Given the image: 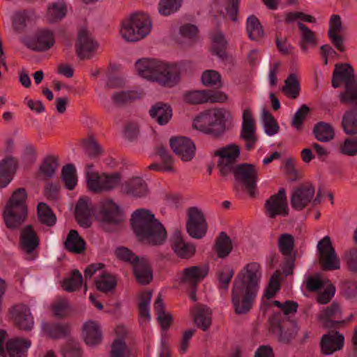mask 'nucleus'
I'll return each mask as SVG.
<instances>
[{"instance_id": "1", "label": "nucleus", "mask_w": 357, "mask_h": 357, "mask_svg": "<svg viewBox=\"0 0 357 357\" xmlns=\"http://www.w3.org/2000/svg\"><path fill=\"white\" fill-rule=\"evenodd\" d=\"M261 276L257 262L248 264L236 276L231 291V302L235 314H248L254 306Z\"/></svg>"}, {"instance_id": "2", "label": "nucleus", "mask_w": 357, "mask_h": 357, "mask_svg": "<svg viewBox=\"0 0 357 357\" xmlns=\"http://www.w3.org/2000/svg\"><path fill=\"white\" fill-rule=\"evenodd\" d=\"M344 82L345 89L340 93L342 103L351 105L342 118V128L347 134L357 133V77L353 67L349 63H337L332 75V86L337 89Z\"/></svg>"}, {"instance_id": "3", "label": "nucleus", "mask_w": 357, "mask_h": 357, "mask_svg": "<svg viewBox=\"0 0 357 357\" xmlns=\"http://www.w3.org/2000/svg\"><path fill=\"white\" fill-rule=\"evenodd\" d=\"M131 225L139 241L145 243L160 245L167 238L165 228L149 210H136L132 215Z\"/></svg>"}, {"instance_id": "4", "label": "nucleus", "mask_w": 357, "mask_h": 357, "mask_svg": "<svg viewBox=\"0 0 357 357\" xmlns=\"http://www.w3.org/2000/svg\"><path fill=\"white\" fill-rule=\"evenodd\" d=\"M135 68L139 76L157 82L163 86L172 87L179 82L181 70L176 64H168L156 59H142L136 62Z\"/></svg>"}, {"instance_id": "5", "label": "nucleus", "mask_w": 357, "mask_h": 357, "mask_svg": "<svg viewBox=\"0 0 357 357\" xmlns=\"http://www.w3.org/2000/svg\"><path fill=\"white\" fill-rule=\"evenodd\" d=\"M26 198L25 188H20L15 190L8 200L3 212V220L8 228L16 229L25 221L27 217Z\"/></svg>"}, {"instance_id": "6", "label": "nucleus", "mask_w": 357, "mask_h": 357, "mask_svg": "<svg viewBox=\"0 0 357 357\" xmlns=\"http://www.w3.org/2000/svg\"><path fill=\"white\" fill-rule=\"evenodd\" d=\"M151 26L149 15L136 13L123 22L121 33L126 40L135 42L146 37L150 33Z\"/></svg>"}, {"instance_id": "7", "label": "nucleus", "mask_w": 357, "mask_h": 357, "mask_svg": "<svg viewBox=\"0 0 357 357\" xmlns=\"http://www.w3.org/2000/svg\"><path fill=\"white\" fill-rule=\"evenodd\" d=\"M224 119V109H210L197 116L192 126L204 133L218 135L222 130Z\"/></svg>"}, {"instance_id": "8", "label": "nucleus", "mask_w": 357, "mask_h": 357, "mask_svg": "<svg viewBox=\"0 0 357 357\" xmlns=\"http://www.w3.org/2000/svg\"><path fill=\"white\" fill-rule=\"evenodd\" d=\"M86 184L89 190L94 193L112 191L121 183V176L119 173L99 174L95 172L86 173Z\"/></svg>"}, {"instance_id": "9", "label": "nucleus", "mask_w": 357, "mask_h": 357, "mask_svg": "<svg viewBox=\"0 0 357 357\" xmlns=\"http://www.w3.org/2000/svg\"><path fill=\"white\" fill-rule=\"evenodd\" d=\"M235 181L242 185L248 194L253 197L257 188V182L259 177V171L255 165L249 163L238 164L231 171Z\"/></svg>"}, {"instance_id": "10", "label": "nucleus", "mask_w": 357, "mask_h": 357, "mask_svg": "<svg viewBox=\"0 0 357 357\" xmlns=\"http://www.w3.org/2000/svg\"><path fill=\"white\" fill-rule=\"evenodd\" d=\"M186 229L188 234L196 239L204 237L208 229V224L202 211L197 206L187 210Z\"/></svg>"}, {"instance_id": "11", "label": "nucleus", "mask_w": 357, "mask_h": 357, "mask_svg": "<svg viewBox=\"0 0 357 357\" xmlns=\"http://www.w3.org/2000/svg\"><path fill=\"white\" fill-rule=\"evenodd\" d=\"M214 154L219 157L218 167L220 174L226 176L238 165L236 160L240 155V147L236 144H229L217 150Z\"/></svg>"}, {"instance_id": "12", "label": "nucleus", "mask_w": 357, "mask_h": 357, "mask_svg": "<svg viewBox=\"0 0 357 357\" xmlns=\"http://www.w3.org/2000/svg\"><path fill=\"white\" fill-rule=\"evenodd\" d=\"M317 250L319 255V263L323 270L332 271L340 268V259L329 236H326L318 242Z\"/></svg>"}, {"instance_id": "13", "label": "nucleus", "mask_w": 357, "mask_h": 357, "mask_svg": "<svg viewBox=\"0 0 357 357\" xmlns=\"http://www.w3.org/2000/svg\"><path fill=\"white\" fill-rule=\"evenodd\" d=\"M265 213L269 218L273 219L276 216L285 217L289 213L285 189L282 188L277 194L270 197L264 204Z\"/></svg>"}, {"instance_id": "14", "label": "nucleus", "mask_w": 357, "mask_h": 357, "mask_svg": "<svg viewBox=\"0 0 357 357\" xmlns=\"http://www.w3.org/2000/svg\"><path fill=\"white\" fill-rule=\"evenodd\" d=\"M315 188L310 183H304L295 188L291 195L290 202L293 208L302 211L314 197Z\"/></svg>"}, {"instance_id": "15", "label": "nucleus", "mask_w": 357, "mask_h": 357, "mask_svg": "<svg viewBox=\"0 0 357 357\" xmlns=\"http://www.w3.org/2000/svg\"><path fill=\"white\" fill-rule=\"evenodd\" d=\"M99 217L102 222L118 225L124 220L120 207L112 199H105L99 204Z\"/></svg>"}, {"instance_id": "16", "label": "nucleus", "mask_w": 357, "mask_h": 357, "mask_svg": "<svg viewBox=\"0 0 357 357\" xmlns=\"http://www.w3.org/2000/svg\"><path fill=\"white\" fill-rule=\"evenodd\" d=\"M323 327L328 329L342 326V315L340 305L333 302L330 306L324 308L318 316Z\"/></svg>"}, {"instance_id": "17", "label": "nucleus", "mask_w": 357, "mask_h": 357, "mask_svg": "<svg viewBox=\"0 0 357 357\" xmlns=\"http://www.w3.org/2000/svg\"><path fill=\"white\" fill-rule=\"evenodd\" d=\"M55 43L54 33L46 29L38 30L34 36L26 43V46L36 52L49 50Z\"/></svg>"}, {"instance_id": "18", "label": "nucleus", "mask_w": 357, "mask_h": 357, "mask_svg": "<svg viewBox=\"0 0 357 357\" xmlns=\"http://www.w3.org/2000/svg\"><path fill=\"white\" fill-rule=\"evenodd\" d=\"M169 144L172 151L183 161H190L194 158L196 148L190 139L185 137H172Z\"/></svg>"}, {"instance_id": "19", "label": "nucleus", "mask_w": 357, "mask_h": 357, "mask_svg": "<svg viewBox=\"0 0 357 357\" xmlns=\"http://www.w3.org/2000/svg\"><path fill=\"white\" fill-rule=\"evenodd\" d=\"M12 318L20 330L31 331L34 325L33 317L29 307L24 304L20 303L10 310Z\"/></svg>"}, {"instance_id": "20", "label": "nucleus", "mask_w": 357, "mask_h": 357, "mask_svg": "<svg viewBox=\"0 0 357 357\" xmlns=\"http://www.w3.org/2000/svg\"><path fill=\"white\" fill-rule=\"evenodd\" d=\"M93 207L89 197H80L75 206V219L83 228H89L92 224Z\"/></svg>"}, {"instance_id": "21", "label": "nucleus", "mask_w": 357, "mask_h": 357, "mask_svg": "<svg viewBox=\"0 0 357 357\" xmlns=\"http://www.w3.org/2000/svg\"><path fill=\"white\" fill-rule=\"evenodd\" d=\"M344 337L338 332L322 335L320 342L321 353L323 355H332L334 352L341 350L344 346Z\"/></svg>"}, {"instance_id": "22", "label": "nucleus", "mask_w": 357, "mask_h": 357, "mask_svg": "<svg viewBox=\"0 0 357 357\" xmlns=\"http://www.w3.org/2000/svg\"><path fill=\"white\" fill-rule=\"evenodd\" d=\"M207 275L208 268L206 267L194 266L186 268L182 272L180 283L189 286L190 289H195Z\"/></svg>"}, {"instance_id": "23", "label": "nucleus", "mask_w": 357, "mask_h": 357, "mask_svg": "<svg viewBox=\"0 0 357 357\" xmlns=\"http://www.w3.org/2000/svg\"><path fill=\"white\" fill-rule=\"evenodd\" d=\"M18 160L8 155L0 161V188L6 187L12 180L11 176L16 172Z\"/></svg>"}, {"instance_id": "24", "label": "nucleus", "mask_w": 357, "mask_h": 357, "mask_svg": "<svg viewBox=\"0 0 357 357\" xmlns=\"http://www.w3.org/2000/svg\"><path fill=\"white\" fill-rule=\"evenodd\" d=\"M121 191L128 195L142 197L148 194L149 189L146 183L141 177H132L124 182Z\"/></svg>"}, {"instance_id": "25", "label": "nucleus", "mask_w": 357, "mask_h": 357, "mask_svg": "<svg viewBox=\"0 0 357 357\" xmlns=\"http://www.w3.org/2000/svg\"><path fill=\"white\" fill-rule=\"evenodd\" d=\"M97 46V43L89 37L86 30L79 31L76 43V50L80 59L89 58L90 54L96 49Z\"/></svg>"}, {"instance_id": "26", "label": "nucleus", "mask_w": 357, "mask_h": 357, "mask_svg": "<svg viewBox=\"0 0 357 357\" xmlns=\"http://www.w3.org/2000/svg\"><path fill=\"white\" fill-rule=\"evenodd\" d=\"M132 266L135 277L139 284L146 285L152 281L153 271L146 258H140Z\"/></svg>"}, {"instance_id": "27", "label": "nucleus", "mask_w": 357, "mask_h": 357, "mask_svg": "<svg viewBox=\"0 0 357 357\" xmlns=\"http://www.w3.org/2000/svg\"><path fill=\"white\" fill-rule=\"evenodd\" d=\"M39 238L30 225H26L20 232V246L26 253H31L39 245Z\"/></svg>"}, {"instance_id": "28", "label": "nucleus", "mask_w": 357, "mask_h": 357, "mask_svg": "<svg viewBox=\"0 0 357 357\" xmlns=\"http://www.w3.org/2000/svg\"><path fill=\"white\" fill-rule=\"evenodd\" d=\"M155 153L160 157L162 164L152 163L148 169L156 172H174V160L167 149L162 145L158 146L155 149Z\"/></svg>"}, {"instance_id": "29", "label": "nucleus", "mask_w": 357, "mask_h": 357, "mask_svg": "<svg viewBox=\"0 0 357 357\" xmlns=\"http://www.w3.org/2000/svg\"><path fill=\"white\" fill-rule=\"evenodd\" d=\"M31 341L27 339H10L6 343V355L9 357H26Z\"/></svg>"}, {"instance_id": "30", "label": "nucleus", "mask_w": 357, "mask_h": 357, "mask_svg": "<svg viewBox=\"0 0 357 357\" xmlns=\"http://www.w3.org/2000/svg\"><path fill=\"white\" fill-rule=\"evenodd\" d=\"M172 242V249L178 257L188 259L194 255L195 252V246L184 242L179 231H176L174 233Z\"/></svg>"}, {"instance_id": "31", "label": "nucleus", "mask_w": 357, "mask_h": 357, "mask_svg": "<svg viewBox=\"0 0 357 357\" xmlns=\"http://www.w3.org/2000/svg\"><path fill=\"white\" fill-rule=\"evenodd\" d=\"M83 337L86 344L89 346H95L100 343L102 333L96 321H89L83 325Z\"/></svg>"}, {"instance_id": "32", "label": "nucleus", "mask_w": 357, "mask_h": 357, "mask_svg": "<svg viewBox=\"0 0 357 357\" xmlns=\"http://www.w3.org/2000/svg\"><path fill=\"white\" fill-rule=\"evenodd\" d=\"M43 332L52 339H60L66 337L70 333V327L68 324L42 322Z\"/></svg>"}, {"instance_id": "33", "label": "nucleus", "mask_w": 357, "mask_h": 357, "mask_svg": "<svg viewBox=\"0 0 357 357\" xmlns=\"http://www.w3.org/2000/svg\"><path fill=\"white\" fill-rule=\"evenodd\" d=\"M149 114L158 124L163 126L166 125L171 119L172 110L169 105L158 102L151 108Z\"/></svg>"}, {"instance_id": "34", "label": "nucleus", "mask_w": 357, "mask_h": 357, "mask_svg": "<svg viewBox=\"0 0 357 357\" xmlns=\"http://www.w3.org/2000/svg\"><path fill=\"white\" fill-rule=\"evenodd\" d=\"M64 247L70 252L80 254L85 250L86 243L77 230L71 229L64 242Z\"/></svg>"}, {"instance_id": "35", "label": "nucleus", "mask_w": 357, "mask_h": 357, "mask_svg": "<svg viewBox=\"0 0 357 357\" xmlns=\"http://www.w3.org/2000/svg\"><path fill=\"white\" fill-rule=\"evenodd\" d=\"M97 289L103 293L113 292L117 284L116 278L114 275L102 272L95 280Z\"/></svg>"}, {"instance_id": "36", "label": "nucleus", "mask_w": 357, "mask_h": 357, "mask_svg": "<svg viewBox=\"0 0 357 357\" xmlns=\"http://www.w3.org/2000/svg\"><path fill=\"white\" fill-rule=\"evenodd\" d=\"M246 31L249 38L252 40L258 41L264 36L263 26L259 20L255 15H250L248 17Z\"/></svg>"}, {"instance_id": "37", "label": "nucleus", "mask_w": 357, "mask_h": 357, "mask_svg": "<svg viewBox=\"0 0 357 357\" xmlns=\"http://www.w3.org/2000/svg\"><path fill=\"white\" fill-rule=\"evenodd\" d=\"M315 138L321 142H328L335 137V132L331 124L320 121L315 124L313 128Z\"/></svg>"}, {"instance_id": "38", "label": "nucleus", "mask_w": 357, "mask_h": 357, "mask_svg": "<svg viewBox=\"0 0 357 357\" xmlns=\"http://www.w3.org/2000/svg\"><path fill=\"white\" fill-rule=\"evenodd\" d=\"M153 308L157 314V319L160 324L162 328L167 330L170 326L172 317L169 312H165V305L160 294L158 296L154 303Z\"/></svg>"}, {"instance_id": "39", "label": "nucleus", "mask_w": 357, "mask_h": 357, "mask_svg": "<svg viewBox=\"0 0 357 357\" xmlns=\"http://www.w3.org/2000/svg\"><path fill=\"white\" fill-rule=\"evenodd\" d=\"M215 250L220 258H225L231 252V240L225 231L220 232L216 238Z\"/></svg>"}, {"instance_id": "40", "label": "nucleus", "mask_w": 357, "mask_h": 357, "mask_svg": "<svg viewBox=\"0 0 357 357\" xmlns=\"http://www.w3.org/2000/svg\"><path fill=\"white\" fill-rule=\"evenodd\" d=\"M194 321L202 331H207L211 325V310L205 306L197 307Z\"/></svg>"}, {"instance_id": "41", "label": "nucleus", "mask_w": 357, "mask_h": 357, "mask_svg": "<svg viewBox=\"0 0 357 357\" xmlns=\"http://www.w3.org/2000/svg\"><path fill=\"white\" fill-rule=\"evenodd\" d=\"M298 26L301 31L299 45L301 50L306 52L307 51L308 45H317V38L314 33L303 23L298 22Z\"/></svg>"}, {"instance_id": "42", "label": "nucleus", "mask_w": 357, "mask_h": 357, "mask_svg": "<svg viewBox=\"0 0 357 357\" xmlns=\"http://www.w3.org/2000/svg\"><path fill=\"white\" fill-rule=\"evenodd\" d=\"M59 166L58 159L55 156L50 155L46 157L39 167V174L43 178H52Z\"/></svg>"}, {"instance_id": "43", "label": "nucleus", "mask_w": 357, "mask_h": 357, "mask_svg": "<svg viewBox=\"0 0 357 357\" xmlns=\"http://www.w3.org/2000/svg\"><path fill=\"white\" fill-rule=\"evenodd\" d=\"M39 221L48 227H52L56 221V215L45 203L41 202L37 206Z\"/></svg>"}, {"instance_id": "44", "label": "nucleus", "mask_w": 357, "mask_h": 357, "mask_svg": "<svg viewBox=\"0 0 357 357\" xmlns=\"http://www.w3.org/2000/svg\"><path fill=\"white\" fill-rule=\"evenodd\" d=\"M300 90V83L296 75L290 74L284 81L282 91L288 97L296 99L299 95Z\"/></svg>"}, {"instance_id": "45", "label": "nucleus", "mask_w": 357, "mask_h": 357, "mask_svg": "<svg viewBox=\"0 0 357 357\" xmlns=\"http://www.w3.org/2000/svg\"><path fill=\"white\" fill-rule=\"evenodd\" d=\"M213 52L222 59H227V44L225 36L222 32L217 31L212 36Z\"/></svg>"}, {"instance_id": "46", "label": "nucleus", "mask_w": 357, "mask_h": 357, "mask_svg": "<svg viewBox=\"0 0 357 357\" xmlns=\"http://www.w3.org/2000/svg\"><path fill=\"white\" fill-rule=\"evenodd\" d=\"M66 15V6L63 2H56L49 6L47 12V19L51 22H56L63 19Z\"/></svg>"}, {"instance_id": "47", "label": "nucleus", "mask_w": 357, "mask_h": 357, "mask_svg": "<svg viewBox=\"0 0 357 357\" xmlns=\"http://www.w3.org/2000/svg\"><path fill=\"white\" fill-rule=\"evenodd\" d=\"M83 282V278L81 273L78 270H74L71 275L65 279L62 287L68 292H73L78 290Z\"/></svg>"}, {"instance_id": "48", "label": "nucleus", "mask_w": 357, "mask_h": 357, "mask_svg": "<svg viewBox=\"0 0 357 357\" xmlns=\"http://www.w3.org/2000/svg\"><path fill=\"white\" fill-rule=\"evenodd\" d=\"M61 178L68 190H73L77 185L75 167L73 164H67L61 169Z\"/></svg>"}, {"instance_id": "49", "label": "nucleus", "mask_w": 357, "mask_h": 357, "mask_svg": "<svg viewBox=\"0 0 357 357\" xmlns=\"http://www.w3.org/2000/svg\"><path fill=\"white\" fill-rule=\"evenodd\" d=\"M241 137L246 142V149H252L257 140V138L255 135V125L243 123Z\"/></svg>"}, {"instance_id": "50", "label": "nucleus", "mask_w": 357, "mask_h": 357, "mask_svg": "<svg viewBox=\"0 0 357 357\" xmlns=\"http://www.w3.org/2000/svg\"><path fill=\"white\" fill-rule=\"evenodd\" d=\"M295 246V240L291 234L284 233L281 234L278 238V248L280 252L284 256L288 257Z\"/></svg>"}, {"instance_id": "51", "label": "nucleus", "mask_w": 357, "mask_h": 357, "mask_svg": "<svg viewBox=\"0 0 357 357\" xmlns=\"http://www.w3.org/2000/svg\"><path fill=\"white\" fill-rule=\"evenodd\" d=\"M202 84L206 86L222 87L221 75L214 70H205L201 77Z\"/></svg>"}, {"instance_id": "52", "label": "nucleus", "mask_w": 357, "mask_h": 357, "mask_svg": "<svg viewBox=\"0 0 357 357\" xmlns=\"http://www.w3.org/2000/svg\"><path fill=\"white\" fill-rule=\"evenodd\" d=\"M152 297L151 291H144L142 293L139 298L138 309L140 318L150 319V302Z\"/></svg>"}, {"instance_id": "53", "label": "nucleus", "mask_w": 357, "mask_h": 357, "mask_svg": "<svg viewBox=\"0 0 357 357\" xmlns=\"http://www.w3.org/2000/svg\"><path fill=\"white\" fill-rule=\"evenodd\" d=\"M182 0H160L158 5L159 13L165 16L176 12L181 6Z\"/></svg>"}, {"instance_id": "54", "label": "nucleus", "mask_w": 357, "mask_h": 357, "mask_svg": "<svg viewBox=\"0 0 357 357\" xmlns=\"http://www.w3.org/2000/svg\"><path fill=\"white\" fill-rule=\"evenodd\" d=\"M263 123L265 132L268 135H273L279 130V126L273 115L268 111H263Z\"/></svg>"}, {"instance_id": "55", "label": "nucleus", "mask_w": 357, "mask_h": 357, "mask_svg": "<svg viewBox=\"0 0 357 357\" xmlns=\"http://www.w3.org/2000/svg\"><path fill=\"white\" fill-rule=\"evenodd\" d=\"M310 112V108L306 105H303L295 113L291 125L297 130H301L306 116Z\"/></svg>"}, {"instance_id": "56", "label": "nucleus", "mask_w": 357, "mask_h": 357, "mask_svg": "<svg viewBox=\"0 0 357 357\" xmlns=\"http://www.w3.org/2000/svg\"><path fill=\"white\" fill-rule=\"evenodd\" d=\"M183 99L185 102L193 105L207 102L206 90L192 91L185 93L184 94Z\"/></svg>"}, {"instance_id": "57", "label": "nucleus", "mask_w": 357, "mask_h": 357, "mask_svg": "<svg viewBox=\"0 0 357 357\" xmlns=\"http://www.w3.org/2000/svg\"><path fill=\"white\" fill-rule=\"evenodd\" d=\"M86 154L91 158H95L100 155L102 150L97 141L92 137L88 138L84 144Z\"/></svg>"}, {"instance_id": "58", "label": "nucleus", "mask_w": 357, "mask_h": 357, "mask_svg": "<svg viewBox=\"0 0 357 357\" xmlns=\"http://www.w3.org/2000/svg\"><path fill=\"white\" fill-rule=\"evenodd\" d=\"M115 254L120 260L129 262L132 266L140 259L130 250L125 247L116 248Z\"/></svg>"}, {"instance_id": "59", "label": "nucleus", "mask_w": 357, "mask_h": 357, "mask_svg": "<svg viewBox=\"0 0 357 357\" xmlns=\"http://www.w3.org/2000/svg\"><path fill=\"white\" fill-rule=\"evenodd\" d=\"M341 153L353 156L357 154V138H347L340 147Z\"/></svg>"}, {"instance_id": "60", "label": "nucleus", "mask_w": 357, "mask_h": 357, "mask_svg": "<svg viewBox=\"0 0 357 357\" xmlns=\"http://www.w3.org/2000/svg\"><path fill=\"white\" fill-rule=\"evenodd\" d=\"M135 94L132 91L115 92L112 96V100L116 105H123L135 99Z\"/></svg>"}, {"instance_id": "61", "label": "nucleus", "mask_w": 357, "mask_h": 357, "mask_svg": "<svg viewBox=\"0 0 357 357\" xmlns=\"http://www.w3.org/2000/svg\"><path fill=\"white\" fill-rule=\"evenodd\" d=\"M341 291L347 298L351 299L357 297V282L347 280L341 284Z\"/></svg>"}, {"instance_id": "62", "label": "nucleus", "mask_w": 357, "mask_h": 357, "mask_svg": "<svg viewBox=\"0 0 357 357\" xmlns=\"http://www.w3.org/2000/svg\"><path fill=\"white\" fill-rule=\"evenodd\" d=\"M64 357H80L82 351L79 344L74 340L69 341L62 349Z\"/></svg>"}, {"instance_id": "63", "label": "nucleus", "mask_w": 357, "mask_h": 357, "mask_svg": "<svg viewBox=\"0 0 357 357\" xmlns=\"http://www.w3.org/2000/svg\"><path fill=\"white\" fill-rule=\"evenodd\" d=\"M344 260L346 261L348 269L353 273H357V248H352L345 252Z\"/></svg>"}, {"instance_id": "64", "label": "nucleus", "mask_w": 357, "mask_h": 357, "mask_svg": "<svg viewBox=\"0 0 357 357\" xmlns=\"http://www.w3.org/2000/svg\"><path fill=\"white\" fill-rule=\"evenodd\" d=\"M111 347V357H128L126 355V344L122 339L114 340Z\"/></svg>"}]
</instances>
